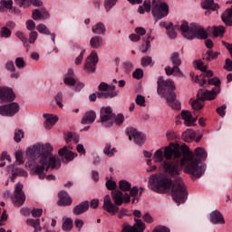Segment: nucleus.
Listing matches in <instances>:
<instances>
[{
	"mask_svg": "<svg viewBox=\"0 0 232 232\" xmlns=\"http://www.w3.org/2000/svg\"><path fill=\"white\" fill-rule=\"evenodd\" d=\"M163 157L166 159L162 163L163 169L165 173H169L171 177L176 178L174 183L166 174H154L149 179L150 188L152 191H156V193H168V191H171L174 202L180 206V204H184L188 200V189L186 185H184L182 178L179 176L182 173L180 145L169 143L164 149Z\"/></svg>",
	"mask_w": 232,
	"mask_h": 232,
	"instance_id": "1",
	"label": "nucleus"
},
{
	"mask_svg": "<svg viewBox=\"0 0 232 232\" xmlns=\"http://www.w3.org/2000/svg\"><path fill=\"white\" fill-rule=\"evenodd\" d=\"M175 82L173 80L164 81V77L160 76L158 79V93L164 97L167 101V104L172 108V110H180V102L177 100V94H175Z\"/></svg>",
	"mask_w": 232,
	"mask_h": 232,
	"instance_id": "2",
	"label": "nucleus"
},
{
	"mask_svg": "<svg viewBox=\"0 0 232 232\" xmlns=\"http://www.w3.org/2000/svg\"><path fill=\"white\" fill-rule=\"evenodd\" d=\"M111 195V198L110 195L104 197L102 206L104 211H107V213H110L111 215L119 213V207L117 206H122V204H130L131 202L129 193L124 194L121 190H113ZM111 198L114 204L111 202Z\"/></svg>",
	"mask_w": 232,
	"mask_h": 232,
	"instance_id": "3",
	"label": "nucleus"
},
{
	"mask_svg": "<svg viewBox=\"0 0 232 232\" xmlns=\"http://www.w3.org/2000/svg\"><path fill=\"white\" fill-rule=\"evenodd\" d=\"M52 151H53V147L51 144L38 143L29 147L26 155L31 160L38 159L39 164H48V157L52 155Z\"/></svg>",
	"mask_w": 232,
	"mask_h": 232,
	"instance_id": "4",
	"label": "nucleus"
},
{
	"mask_svg": "<svg viewBox=\"0 0 232 232\" xmlns=\"http://www.w3.org/2000/svg\"><path fill=\"white\" fill-rule=\"evenodd\" d=\"M181 158L179 159V165L184 168L185 173L188 175H198L202 170L197 166V162L193 161V151L189 150L188 145L183 144L179 146Z\"/></svg>",
	"mask_w": 232,
	"mask_h": 232,
	"instance_id": "5",
	"label": "nucleus"
},
{
	"mask_svg": "<svg viewBox=\"0 0 232 232\" xmlns=\"http://www.w3.org/2000/svg\"><path fill=\"white\" fill-rule=\"evenodd\" d=\"M179 30L181 32V35L188 41H193V39L204 40L208 38V32H206V29L198 24L192 23L189 25L188 22L183 21Z\"/></svg>",
	"mask_w": 232,
	"mask_h": 232,
	"instance_id": "6",
	"label": "nucleus"
},
{
	"mask_svg": "<svg viewBox=\"0 0 232 232\" xmlns=\"http://www.w3.org/2000/svg\"><path fill=\"white\" fill-rule=\"evenodd\" d=\"M206 159H208V151H206V149L198 147L194 150L192 160L193 162H197V166L201 172L198 174H190L192 177L198 179L206 171V168L199 166L200 162H204Z\"/></svg>",
	"mask_w": 232,
	"mask_h": 232,
	"instance_id": "7",
	"label": "nucleus"
},
{
	"mask_svg": "<svg viewBox=\"0 0 232 232\" xmlns=\"http://www.w3.org/2000/svg\"><path fill=\"white\" fill-rule=\"evenodd\" d=\"M152 15L157 19H164L169 14V5L160 0H152Z\"/></svg>",
	"mask_w": 232,
	"mask_h": 232,
	"instance_id": "8",
	"label": "nucleus"
},
{
	"mask_svg": "<svg viewBox=\"0 0 232 232\" xmlns=\"http://www.w3.org/2000/svg\"><path fill=\"white\" fill-rule=\"evenodd\" d=\"M98 90L97 97L99 99H113L119 95V92L115 91V85H110L104 82L100 83Z\"/></svg>",
	"mask_w": 232,
	"mask_h": 232,
	"instance_id": "9",
	"label": "nucleus"
},
{
	"mask_svg": "<svg viewBox=\"0 0 232 232\" xmlns=\"http://www.w3.org/2000/svg\"><path fill=\"white\" fill-rule=\"evenodd\" d=\"M113 119H115V114L111 107H102L100 111V121L103 128H111L113 126Z\"/></svg>",
	"mask_w": 232,
	"mask_h": 232,
	"instance_id": "10",
	"label": "nucleus"
},
{
	"mask_svg": "<svg viewBox=\"0 0 232 232\" xmlns=\"http://www.w3.org/2000/svg\"><path fill=\"white\" fill-rule=\"evenodd\" d=\"M12 201L15 208H21V206L26 202V195H24V192L23 191L22 183H17L15 185Z\"/></svg>",
	"mask_w": 232,
	"mask_h": 232,
	"instance_id": "11",
	"label": "nucleus"
},
{
	"mask_svg": "<svg viewBox=\"0 0 232 232\" xmlns=\"http://www.w3.org/2000/svg\"><path fill=\"white\" fill-rule=\"evenodd\" d=\"M97 63H99L97 52L92 51L84 63L83 70H85L87 73H95V66H97Z\"/></svg>",
	"mask_w": 232,
	"mask_h": 232,
	"instance_id": "12",
	"label": "nucleus"
},
{
	"mask_svg": "<svg viewBox=\"0 0 232 232\" xmlns=\"http://www.w3.org/2000/svg\"><path fill=\"white\" fill-rule=\"evenodd\" d=\"M19 103L12 102L6 105L0 106V115L4 117H14L15 113H19Z\"/></svg>",
	"mask_w": 232,
	"mask_h": 232,
	"instance_id": "13",
	"label": "nucleus"
},
{
	"mask_svg": "<svg viewBox=\"0 0 232 232\" xmlns=\"http://www.w3.org/2000/svg\"><path fill=\"white\" fill-rule=\"evenodd\" d=\"M127 135L130 140H133L138 146H142L144 140H146V136L132 127L127 129Z\"/></svg>",
	"mask_w": 232,
	"mask_h": 232,
	"instance_id": "14",
	"label": "nucleus"
},
{
	"mask_svg": "<svg viewBox=\"0 0 232 232\" xmlns=\"http://www.w3.org/2000/svg\"><path fill=\"white\" fill-rule=\"evenodd\" d=\"M134 226L125 225L121 232H143L146 229V224L141 219L134 218Z\"/></svg>",
	"mask_w": 232,
	"mask_h": 232,
	"instance_id": "15",
	"label": "nucleus"
},
{
	"mask_svg": "<svg viewBox=\"0 0 232 232\" xmlns=\"http://www.w3.org/2000/svg\"><path fill=\"white\" fill-rule=\"evenodd\" d=\"M41 165H35L34 167L32 166V161H27L25 163V168H30L32 171H34V175H38L39 179L43 180L46 175L44 174V170L46 169L47 164L40 163Z\"/></svg>",
	"mask_w": 232,
	"mask_h": 232,
	"instance_id": "16",
	"label": "nucleus"
},
{
	"mask_svg": "<svg viewBox=\"0 0 232 232\" xmlns=\"http://www.w3.org/2000/svg\"><path fill=\"white\" fill-rule=\"evenodd\" d=\"M199 92L203 101H215L217 95L220 93V87H214L211 91H199Z\"/></svg>",
	"mask_w": 232,
	"mask_h": 232,
	"instance_id": "17",
	"label": "nucleus"
},
{
	"mask_svg": "<svg viewBox=\"0 0 232 232\" xmlns=\"http://www.w3.org/2000/svg\"><path fill=\"white\" fill-rule=\"evenodd\" d=\"M15 94L14 91L8 87H0V101L2 102H8V101H14Z\"/></svg>",
	"mask_w": 232,
	"mask_h": 232,
	"instance_id": "18",
	"label": "nucleus"
},
{
	"mask_svg": "<svg viewBox=\"0 0 232 232\" xmlns=\"http://www.w3.org/2000/svg\"><path fill=\"white\" fill-rule=\"evenodd\" d=\"M58 155H60V157L64 156V159L68 162L73 160L75 159V157H77V154H75L72 151V147H70V146H64L62 149H60L58 151Z\"/></svg>",
	"mask_w": 232,
	"mask_h": 232,
	"instance_id": "19",
	"label": "nucleus"
},
{
	"mask_svg": "<svg viewBox=\"0 0 232 232\" xmlns=\"http://www.w3.org/2000/svg\"><path fill=\"white\" fill-rule=\"evenodd\" d=\"M55 168H61V161H59L57 156H48L47 157V165H45V171L48 169H55Z\"/></svg>",
	"mask_w": 232,
	"mask_h": 232,
	"instance_id": "20",
	"label": "nucleus"
},
{
	"mask_svg": "<svg viewBox=\"0 0 232 232\" xmlns=\"http://www.w3.org/2000/svg\"><path fill=\"white\" fill-rule=\"evenodd\" d=\"M90 209V201H82V203L75 206L72 209L73 215H82V213H86Z\"/></svg>",
	"mask_w": 232,
	"mask_h": 232,
	"instance_id": "21",
	"label": "nucleus"
},
{
	"mask_svg": "<svg viewBox=\"0 0 232 232\" xmlns=\"http://www.w3.org/2000/svg\"><path fill=\"white\" fill-rule=\"evenodd\" d=\"M142 188H139V187L137 186H134V187H130V189L129 190L130 193L129 196H130V198H131V197L133 198H132V204H138L139 202V197H142Z\"/></svg>",
	"mask_w": 232,
	"mask_h": 232,
	"instance_id": "22",
	"label": "nucleus"
},
{
	"mask_svg": "<svg viewBox=\"0 0 232 232\" xmlns=\"http://www.w3.org/2000/svg\"><path fill=\"white\" fill-rule=\"evenodd\" d=\"M59 200H58V206H72V198L68 196V192L62 190L58 194Z\"/></svg>",
	"mask_w": 232,
	"mask_h": 232,
	"instance_id": "23",
	"label": "nucleus"
},
{
	"mask_svg": "<svg viewBox=\"0 0 232 232\" xmlns=\"http://www.w3.org/2000/svg\"><path fill=\"white\" fill-rule=\"evenodd\" d=\"M210 222L212 224H216V225L221 224L222 226H224V224H226L224 216H222V213H220V211H218V210H214L210 214Z\"/></svg>",
	"mask_w": 232,
	"mask_h": 232,
	"instance_id": "24",
	"label": "nucleus"
},
{
	"mask_svg": "<svg viewBox=\"0 0 232 232\" xmlns=\"http://www.w3.org/2000/svg\"><path fill=\"white\" fill-rule=\"evenodd\" d=\"M11 168H12L11 180L13 182H15V179H17V177H28V172L24 169L17 168L15 167V165L11 166Z\"/></svg>",
	"mask_w": 232,
	"mask_h": 232,
	"instance_id": "25",
	"label": "nucleus"
},
{
	"mask_svg": "<svg viewBox=\"0 0 232 232\" xmlns=\"http://www.w3.org/2000/svg\"><path fill=\"white\" fill-rule=\"evenodd\" d=\"M181 118L185 121V126H193L197 121V117L193 118V114L189 111H182Z\"/></svg>",
	"mask_w": 232,
	"mask_h": 232,
	"instance_id": "26",
	"label": "nucleus"
},
{
	"mask_svg": "<svg viewBox=\"0 0 232 232\" xmlns=\"http://www.w3.org/2000/svg\"><path fill=\"white\" fill-rule=\"evenodd\" d=\"M95 119H97V113L94 111H89L82 117V124H93Z\"/></svg>",
	"mask_w": 232,
	"mask_h": 232,
	"instance_id": "27",
	"label": "nucleus"
},
{
	"mask_svg": "<svg viewBox=\"0 0 232 232\" xmlns=\"http://www.w3.org/2000/svg\"><path fill=\"white\" fill-rule=\"evenodd\" d=\"M46 121L44 126L46 130H52L53 126H55V123L59 121V118L53 114H44Z\"/></svg>",
	"mask_w": 232,
	"mask_h": 232,
	"instance_id": "28",
	"label": "nucleus"
},
{
	"mask_svg": "<svg viewBox=\"0 0 232 232\" xmlns=\"http://www.w3.org/2000/svg\"><path fill=\"white\" fill-rule=\"evenodd\" d=\"M36 30H38L39 34H43L44 35H51L52 42L55 44V34L51 33L50 29H48L44 24H38Z\"/></svg>",
	"mask_w": 232,
	"mask_h": 232,
	"instance_id": "29",
	"label": "nucleus"
},
{
	"mask_svg": "<svg viewBox=\"0 0 232 232\" xmlns=\"http://www.w3.org/2000/svg\"><path fill=\"white\" fill-rule=\"evenodd\" d=\"M201 7L204 10H213V12H215V10H218V8H220V5H218V4H215V0H205L201 3Z\"/></svg>",
	"mask_w": 232,
	"mask_h": 232,
	"instance_id": "30",
	"label": "nucleus"
},
{
	"mask_svg": "<svg viewBox=\"0 0 232 232\" xmlns=\"http://www.w3.org/2000/svg\"><path fill=\"white\" fill-rule=\"evenodd\" d=\"M221 18L227 26H232V5L222 14Z\"/></svg>",
	"mask_w": 232,
	"mask_h": 232,
	"instance_id": "31",
	"label": "nucleus"
},
{
	"mask_svg": "<svg viewBox=\"0 0 232 232\" xmlns=\"http://www.w3.org/2000/svg\"><path fill=\"white\" fill-rule=\"evenodd\" d=\"M194 111H200L204 108V101L200 96V92H198V98L191 102Z\"/></svg>",
	"mask_w": 232,
	"mask_h": 232,
	"instance_id": "32",
	"label": "nucleus"
},
{
	"mask_svg": "<svg viewBox=\"0 0 232 232\" xmlns=\"http://www.w3.org/2000/svg\"><path fill=\"white\" fill-rule=\"evenodd\" d=\"M92 34H96L97 35H104L106 34V25L103 23H97L92 28Z\"/></svg>",
	"mask_w": 232,
	"mask_h": 232,
	"instance_id": "33",
	"label": "nucleus"
},
{
	"mask_svg": "<svg viewBox=\"0 0 232 232\" xmlns=\"http://www.w3.org/2000/svg\"><path fill=\"white\" fill-rule=\"evenodd\" d=\"M196 133L193 130H187L182 133V140L185 142H191L192 140H195Z\"/></svg>",
	"mask_w": 232,
	"mask_h": 232,
	"instance_id": "34",
	"label": "nucleus"
},
{
	"mask_svg": "<svg viewBox=\"0 0 232 232\" xmlns=\"http://www.w3.org/2000/svg\"><path fill=\"white\" fill-rule=\"evenodd\" d=\"M102 44H103V40H102V37L101 36H93L90 40V46L92 48H95V49L101 48Z\"/></svg>",
	"mask_w": 232,
	"mask_h": 232,
	"instance_id": "35",
	"label": "nucleus"
},
{
	"mask_svg": "<svg viewBox=\"0 0 232 232\" xmlns=\"http://www.w3.org/2000/svg\"><path fill=\"white\" fill-rule=\"evenodd\" d=\"M14 6L13 0H1L0 1V12H5V10H12Z\"/></svg>",
	"mask_w": 232,
	"mask_h": 232,
	"instance_id": "36",
	"label": "nucleus"
},
{
	"mask_svg": "<svg viewBox=\"0 0 232 232\" xmlns=\"http://www.w3.org/2000/svg\"><path fill=\"white\" fill-rule=\"evenodd\" d=\"M153 160L158 164L164 161V151L162 149H160L154 152Z\"/></svg>",
	"mask_w": 232,
	"mask_h": 232,
	"instance_id": "37",
	"label": "nucleus"
},
{
	"mask_svg": "<svg viewBox=\"0 0 232 232\" xmlns=\"http://www.w3.org/2000/svg\"><path fill=\"white\" fill-rule=\"evenodd\" d=\"M28 226H32L34 228V231H41V220L39 218L36 219H27Z\"/></svg>",
	"mask_w": 232,
	"mask_h": 232,
	"instance_id": "38",
	"label": "nucleus"
},
{
	"mask_svg": "<svg viewBox=\"0 0 232 232\" xmlns=\"http://www.w3.org/2000/svg\"><path fill=\"white\" fill-rule=\"evenodd\" d=\"M170 61L173 66H180L182 64V60L180 59V54L179 53H173L170 56Z\"/></svg>",
	"mask_w": 232,
	"mask_h": 232,
	"instance_id": "39",
	"label": "nucleus"
},
{
	"mask_svg": "<svg viewBox=\"0 0 232 232\" xmlns=\"http://www.w3.org/2000/svg\"><path fill=\"white\" fill-rule=\"evenodd\" d=\"M103 153H104V155H107L108 157H113L115 155V153H117V150H115V148L111 149V144L107 143L105 145V148L103 149Z\"/></svg>",
	"mask_w": 232,
	"mask_h": 232,
	"instance_id": "40",
	"label": "nucleus"
},
{
	"mask_svg": "<svg viewBox=\"0 0 232 232\" xmlns=\"http://www.w3.org/2000/svg\"><path fill=\"white\" fill-rule=\"evenodd\" d=\"M119 188L121 191H130V189H131V183L126 179L120 180Z\"/></svg>",
	"mask_w": 232,
	"mask_h": 232,
	"instance_id": "41",
	"label": "nucleus"
},
{
	"mask_svg": "<svg viewBox=\"0 0 232 232\" xmlns=\"http://www.w3.org/2000/svg\"><path fill=\"white\" fill-rule=\"evenodd\" d=\"M218 55H220V53H219V52L208 51V52L205 53L204 59H205L206 61H213V60H215V59H218Z\"/></svg>",
	"mask_w": 232,
	"mask_h": 232,
	"instance_id": "42",
	"label": "nucleus"
},
{
	"mask_svg": "<svg viewBox=\"0 0 232 232\" xmlns=\"http://www.w3.org/2000/svg\"><path fill=\"white\" fill-rule=\"evenodd\" d=\"M225 33H226V27H224L222 25L215 26L213 28L214 37H220V36L224 35Z\"/></svg>",
	"mask_w": 232,
	"mask_h": 232,
	"instance_id": "43",
	"label": "nucleus"
},
{
	"mask_svg": "<svg viewBox=\"0 0 232 232\" xmlns=\"http://www.w3.org/2000/svg\"><path fill=\"white\" fill-rule=\"evenodd\" d=\"M140 63L143 68H146L147 66H153V58H151V56H144L141 58Z\"/></svg>",
	"mask_w": 232,
	"mask_h": 232,
	"instance_id": "44",
	"label": "nucleus"
},
{
	"mask_svg": "<svg viewBox=\"0 0 232 232\" xmlns=\"http://www.w3.org/2000/svg\"><path fill=\"white\" fill-rule=\"evenodd\" d=\"M72 227H73V221H72V218H67L63 223V230L72 231Z\"/></svg>",
	"mask_w": 232,
	"mask_h": 232,
	"instance_id": "45",
	"label": "nucleus"
},
{
	"mask_svg": "<svg viewBox=\"0 0 232 232\" xmlns=\"http://www.w3.org/2000/svg\"><path fill=\"white\" fill-rule=\"evenodd\" d=\"M14 64L18 70H24L26 68V62H24V58L23 57H17L14 60Z\"/></svg>",
	"mask_w": 232,
	"mask_h": 232,
	"instance_id": "46",
	"label": "nucleus"
},
{
	"mask_svg": "<svg viewBox=\"0 0 232 232\" xmlns=\"http://www.w3.org/2000/svg\"><path fill=\"white\" fill-rule=\"evenodd\" d=\"M12 35V31L8 29V27L4 26L0 30V37H3L5 39H8Z\"/></svg>",
	"mask_w": 232,
	"mask_h": 232,
	"instance_id": "47",
	"label": "nucleus"
},
{
	"mask_svg": "<svg viewBox=\"0 0 232 232\" xmlns=\"http://www.w3.org/2000/svg\"><path fill=\"white\" fill-rule=\"evenodd\" d=\"M207 84H209L210 86H215V88H220V78L214 77L212 79H208Z\"/></svg>",
	"mask_w": 232,
	"mask_h": 232,
	"instance_id": "48",
	"label": "nucleus"
},
{
	"mask_svg": "<svg viewBox=\"0 0 232 232\" xmlns=\"http://www.w3.org/2000/svg\"><path fill=\"white\" fill-rule=\"evenodd\" d=\"M135 102L138 106L146 107V98L140 94L137 95Z\"/></svg>",
	"mask_w": 232,
	"mask_h": 232,
	"instance_id": "49",
	"label": "nucleus"
},
{
	"mask_svg": "<svg viewBox=\"0 0 232 232\" xmlns=\"http://www.w3.org/2000/svg\"><path fill=\"white\" fill-rule=\"evenodd\" d=\"M14 3L19 5L20 8H29L30 0H14Z\"/></svg>",
	"mask_w": 232,
	"mask_h": 232,
	"instance_id": "50",
	"label": "nucleus"
},
{
	"mask_svg": "<svg viewBox=\"0 0 232 232\" xmlns=\"http://www.w3.org/2000/svg\"><path fill=\"white\" fill-rule=\"evenodd\" d=\"M123 122H124V115L120 113L117 116H115L114 114L113 124L115 123L117 126H121Z\"/></svg>",
	"mask_w": 232,
	"mask_h": 232,
	"instance_id": "51",
	"label": "nucleus"
},
{
	"mask_svg": "<svg viewBox=\"0 0 232 232\" xmlns=\"http://www.w3.org/2000/svg\"><path fill=\"white\" fill-rule=\"evenodd\" d=\"M132 77L138 80L142 79L144 77V71L140 68L136 69L132 73Z\"/></svg>",
	"mask_w": 232,
	"mask_h": 232,
	"instance_id": "52",
	"label": "nucleus"
},
{
	"mask_svg": "<svg viewBox=\"0 0 232 232\" xmlns=\"http://www.w3.org/2000/svg\"><path fill=\"white\" fill-rule=\"evenodd\" d=\"M194 68H197V70H200L201 72H206V70H208V67L204 66V63H202L201 60L194 62Z\"/></svg>",
	"mask_w": 232,
	"mask_h": 232,
	"instance_id": "53",
	"label": "nucleus"
},
{
	"mask_svg": "<svg viewBox=\"0 0 232 232\" xmlns=\"http://www.w3.org/2000/svg\"><path fill=\"white\" fill-rule=\"evenodd\" d=\"M114 5H117V0H105L104 6L106 12H110Z\"/></svg>",
	"mask_w": 232,
	"mask_h": 232,
	"instance_id": "54",
	"label": "nucleus"
},
{
	"mask_svg": "<svg viewBox=\"0 0 232 232\" xmlns=\"http://www.w3.org/2000/svg\"><path fill=\"white\" fill-rule=\"evenodd\" d=\"M63 82L67 86H73L74 84H76L75 78L72 76H65L63 79Z\"/></svg>",
	"mask_w": 232,
	"mask_h": 232,
	"instance_id": "55",
	"label": "nucleus"
},
{
	"mask_svg": "<svg viewBox=\"0 0 232 232\" xmlns=\"http://www.w3.org/2000/svg\"><path fill=\"white\" fill-rule=\"evenodd\" d=\"M105 186H106L107 189H109L110 191H113L114 189L117 188V182H115L111 179H109L105 183Z\"/></svg>",
	"mask_w": 232,
	"mask_h": 232,
	"instance_id": "56",
	"label": "nucleus"
},
{
	"mask_svg": "<svg viewBox=\"0 0 232 232\" xmlns=\"http://www.w3.org/2000/svg\"><path fill=\"white\" fill-rule=\"evenodd\" d=\"M23 137H24V132L23 131V130H18L14 132V139L16 142H21Z\"/></svg>",
	"mask_w": 232,
	"mask_h": 232,
	"instance_id": "57",
	"label": "nucleus"
},
{
	"mask_svg": "<svg viewBox=\"0 0 232 232\" xmlns=\"http://www.w3.org/2000/svg\"><path fill=\"white\" fill-rule=\"evenodd\" d=\"M15 35L16 37H18V39H20L23 44H26L28 43V39L26 38V36H24V34H23V32L17 31L15 33Z\"/></svg>",
	"mask_w": 232,
	"mask_h": 232,
	"instance_id": "58",
	"label": "nucleus"
},
{
	"mask_svg": "<svg viewBox=\"0 0 232 232\" xmlns=\"http://www.w3.org/2000/svg\"><path fill=\"white\" fill-rule=\"evenodd\" d=\"M54 101L56 102V104L59 108H63V102H61L63 101V92H58L55 96H54Z\"/></svg>",
	"mask_w": 232,
	"mask_h": 232,
	"instance_id": "59",
	"label": "nucleus"
},
{
	"mask_svg": "<svg viewBox=\"0 0 232 232\" xmlns=\"http://www.w3.org/2000/svg\"><path fill=\"white\" fill-rule=\"evenodd\" d=\"M25 26L29 32H34L35 30V22L34 20H27Z\"/></svg>",
	"mask_w": 232,
	"mask_h": 232,
	"instance_id": "60",
	"label": "nucleus"
},
{
	"mask_svg": "<svg viewBox=\"0 0 232 232\" xmlns=\"http://www.w3.org/2000/svg\"><path fill=\"white\" fill-rule=\"evenodd\" d=\"M38 34L35 31H31L29 34V43L30 44H34L35 41H37Z\"/></svg>",
	"mask_w": 232,
	"mask_h": 232,
	"instance_id": "61",
	"label": "nucleus"
},
{
	"mask_svg": "<svg viewBox=\"0 0 232 232\" xmlns=\"http://www.w3.org/2000/svg\"><path fill=\"white\" fill-rule=\"evenodd\" d=\"M152 232H171L168 227L165 226H157L154 227Z\"/></svg>",
	"mask_w": 232,
	"mask_h": 232,
	"instance_id": "62",
	"label": "nucleus"
},
{
	"mask_svg": "<svg viewBox=\"0 0 232 232\" xmlns=\"http://www.w3.org/2000/svg\"><path fill=\"white\" fill-rule=\"evenodd\" d=\"M227 108V106H226V105H222V106L218 107L217 109L218 115H219L220 117H226V109Z\"/></svg>",
	"mask_w": 232,
	"mask_h": 232,
	"instance_id": "63",
	"label": "nucleus"
},
{
	"mask_svg": "<svg viewBox=\"0 0 232 232\" xmlns=\"http://www.w3.org/2000/svg\"><path fill=\"white\" fill-rule=\"evenodd\" d=\"M224 70H227V72H232V60L227 58L225 62Z\"/></svg>",
	"mask_w": 232,
	"mask_h": 232,
	"instance_id": "64",
	"label": "nucleus"
}]
</instances>
